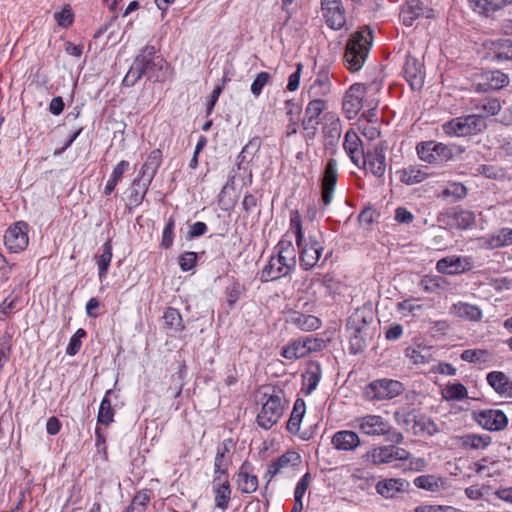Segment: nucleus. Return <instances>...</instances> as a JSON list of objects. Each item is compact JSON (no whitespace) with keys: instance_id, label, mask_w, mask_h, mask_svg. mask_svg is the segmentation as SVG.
I'll use <instances>...</instances> for the list:
<instances>
[{"instance_id":"nucleus-1","label":"nucleus","mask_w":512,"mask_h":512,"mask_svg":"<svg viewBox=\"0 0 512 512\" xmlns=\"http://www.w3.org/2000/svg\"><path fill=\"white\" fill-rule=\"evenodd\" d=\"M290 230L295 233L301 268L310 270L316 267L320 263L321 255L324 251L321 233L318 232L305 237L298 211H292L290 214Z\"/></svg>"},{"instance_id":"nucleus-2","label":"nucleus","mask_w":512,"mask_h":512,"mask_svg":"<svg viewBox=\"0 0 512 512\" xmlns=\"http://www.w3.org/2000/svg\"><path fill=\"white\" fill-rule=\"evenodd\" d=\"M374 312L371 306L357 308L347 319L346 330L350 353L362 352L373 336Z\"/></svg>"},{"instance_id":"nucleus-3","label":"nucleus","mask_w":512,"mask_h":512,"mask_svg":"<svg viewBox=\"0 0 512 512\" xmlns=\"http://www.w3.org/2000/svg\"><path fill=\"white\" fill-rule=\"evenodd\" d=\"M372 46V34L362 30L351 34L346 43L343 62L350 72L359 71L366 62Z\"/></svg>"},{"instance_id":"nucleus-4","label":"nucleus","mask_w":512,"mask_h":512,"mask_svg":"<svg viewBox=\"0 0 512 512\" xmlns=\"http://www.w3.org/2000/svg\"><path fill=\"white\" fill-rule=\"evenodd\" d=\"M144 76L153 82H164L170 74L171 69L168 62L159 54H157L154 46H145L136 56Z\"/></svg>"},{"instance_id":"nucleus-5","label":"nucleus","mask_w":512,"mask_h":512,"mask_svg":"<svg viewBox=\"0 0 512 512\" xmlns=\"http://www.w3.org/2000/svg\"><path fill=\"white\" fill-rule=\"evenodd\" d=\"M359 430L367 436H384L386 441L401 444L404 436L380 415H365L357 418Z\"/></svg>"},{"instance_id":"nucleus-6","label":"nucleus","mask_w":512,"mask_h":512,"mask_svg":"<svg viewBox=\"0 0 512 512\" xmlns=\"http://www.w3.org/2000/svg\"><path fill=\"white\" fill-rule=\"evenodd\" d=\"M287 401L284 393L280 389H273L266 401L262 404L260 412L257 414V424L263 429H270L279 422L283 416Z\"/></svg>"},{"instance_id":"nucleus-7","label":"nucleus","mask_w":512,"mask_h":512,"mask_svg":"<svg viewBox=\"0 0 512 512\" xmlns=\"http://www.w3.org/2000/svg\"><path fill=\"white\" fill-rule=\"evenodd\" d=\"M485 127V122L480 116L468 115L454 118L443 124L445 134L452 137H463L480 132Z\"/></svg>"},{"instance_id":"nucleus-8","label":"nucleus","mask_w":512,"mask_h":512,"mask_svg":"<svg viewBox=\"0 0 512 512\" xmlns=\"http://www.w3.org/2000/svg\"><path fill=\"white\" fill-rule=\"evenodd\" d=\"M404 390L403 384L392 379H379L371 382L365 389V395L370 400H389L400 395Z\"/></svg>"},{"instance_id":"nucleus-9","label":"nucleus","mask_w":512,"mask_h":512,"mask_svg":"<svg viewBox=\"0 0 512 512\" xmlns=\"http://www.w3.org/2000/svg\"><path fill=\"white\" fill-rule=\"evenodd\" d=\"M417 155L421 161L429 164L447 162L452 158L451 149L435 141L421 142L416 146Z\"/></svg>"},{"instance_id":"nucleus-10","label":"nucleus","mask_w":512,"mask_h":512,"mask_svg":"<svg viewBox=\"0 0 512 512\" xmlns=\"http://www.w3.org/2000/svg\"><path fill=\"white\" fill-rule=\"evenodd\" d=\"M162 163V152L160 149L152 150L144 164L142 165L139 176L137 179L133 181V186H142L144 188L143 195L140 197V200L143 199L149 185L154 179L158 168Z\"/></svg>"},{"instance_id":"nucleus-11","label":"nucleus","mask_w":512,"mask_h":512,"mask_svg":"<svg viewBox=\"0 0 512 512\" xmlns=\"http://www.w3.org/2000/svg\"><path fill=\"white\" fill-rule=\"evenodd\" d=\"M367 87L361 83L352 84L345 92L342 101L343 111L348 119H354L363 107Z\"/></svg>"},{"instance_id":"nucleus-12","label":"nucleus","mask_w":512,"mask_h":512,"mask_svg":"<svg viewBox=\"0 0 512 512\" xmlns=\"http://www.w3.org/2000/svg\"><path fill=\"white\" fill-rule=\"evenodd\" d=\"M28 242V225L23 221L16 222L5 232L4 244L13 253L23 251L27 247Z\"/></svg>"},{"instance_id":"nucleus-13","label":"nucleus","mask_w":512,"mask_h":512,"mask_svg":"<svg viewBox=\"0 0 512 512\" xmlns=\"http://www.w3.org/2000/svg\"><path fill=\"white\" fill-rule=\"evenodd\" d=\"M337 161L329 159L322 179V204L327 207L331 204L338 179Z\"/></svg>"},{"instance_id":"nucleus-14","label":"nucleus","mask_w":512,"mask_h":512,"mask_svg":"<svg viewBox=\"0 0 512 512\" xmlns=\"http://www.w3.org/2000/svg\"><path fill=\"white\" fill-rule=\"evenodd\" d=\"M477 423L489 431H501L508 424V418L499 409H487L478 412L475 416Z\"/></svg>"},{"instance_id":"nucleus-15","label":"nucleus","mask_w":512,"mask_h":512,"mask_svg":"<svg viewBox=\"0 0 512 512\" xmlns=\"http://www.w3.org/2000/svg\"><path fill=\"white\" fill-rule=\"evenodd\" d=\"M472 267L468 257L447 256L436 263V270L441 274L456 275L470 270Z\"/></svg>"},{"instance_id":"nucleus-16","label":"nucleus","mask_w":512,"mask_h":512,"mask_svg":"<svg viewBox=\"0 0 512 512\" xmlns=\"http://www.w3.org/2000/svg\"><path fill=\"white\" fill-rule=\"evenodd\" d=\"M481 80V82L474 85L476 92L500 90L506 87L510 82L508 75L499 70L484 72L481 76Z\"/></svg>"},{"instance_id":"nucleus-17","label":"nucleus","mask_w":512,"mask_h":512,"mask_svg":"<svg viewBox=\"0 0 512 512\" xmlns=\"http://www.w3.org/2000/svg\"><path fill=\"white\" fill-rule=\"evenodd\" d=\"M361 164L375 177H383L386 171V155L384 149L376 147L374 151L364 153Z\"/></svg>"},{"instance_id":"nucleus-18","label":"nucleus","mask_w":512,"mask_h":512,"mask_svg":"<svg viewBox=\"0 0 512 512\" xmlns=\"http://www.w3.org/2000/svg\"><path fill=\"white\" fill-rule=\"evenodd\" d=\"M317 339L305 337L293 341L282 349L281 355L289 360L305 357L309 352L316 349Z\"/></svg>"},{"instance_id":"nucleus-19","label":"nucleus","mask_w":512,"mask_h":512,"mask_svg":"<svg viewBox=\"0 0 512 512\" xmlns=\"http://www.w3.org/2000/svg\"><path fill=\"white\" fill-rule=\"evenodd\" d=\"M291 272L292 270L285 263H282L276 255H272L260 273V280L262 282L275 281L289 275Z\"/></svg>"},{"instance_id":"nucleus-20","label":"nucleus","mask_w":512,"mask_h":512,"mask_svg":"<svg viewBox=\"0 0 512 512\" xmlns=\"http://www.w3.org/2000/svg\"><path fill=\"white\" fill-rule=\"evenodd\" d=\"M404 75L413 90H419L424 84V73L419 60L411 55L406 57Z\"/></svg>"},{"instance_id":"nucleus-21","label":"nucleus","mask_w":512,"mask_h":512,"mask_svg":"<svg viewBox=\"0 0 512 512\" xmlns=\"http://www.w3.org/2000/svg\"><path fill=\"white\" fill-rule=\"evenodd\" d=\"M300 463V454L295 451H288L269 463L266 475L269 476L270 480L284 469L298 466Z\"/></svg>"},{"instance_id":"nucleus-22","label":"nucleus","mask_w":512,"mask_h":512,"mask_svg":"<svg viewBox=\"0 0 512 512\" xmlns=\"http://www.w3.org/2000/svg\"><path fill=\"white\" fill-rule=\"evenodd\" d=\"M286 322L302 331H314L321 327V320L310 314H305L299 311H291L288 313Z\"/></svg>"},{"instance_id":"nucleus-23","label":"nucleus","mask_w":512,"mask_h":512,"mask_svg":"<svg viewBox=\"0 0 512 512\" xmlns=\"http://www.w3.org/2000/svg\"><path fill=\"white\" fill-rule=\"evenodd\" d=\"M431 12L432 10L424 7L421 0H407L402 6L400 17L406 26H411L421 16L431 17Z\"/></svg>"},{"instance_id":"nucleus-24","label":"nucleus","mask_w":512,"mask_h":512,"mask_svg":"<svg viewBox=\"0 0 512 512\" xmlns=\"http://www.w3.org/2000/svg\"><path fill=\"white\" fill-rule=\"evenodd\" d=\"M276 256L285 263L292 271L296 266V249L293 245L292 237L286 233L274 248Z\"/></svg>"},{"instance_id":"nucleus-25","label":"nucleus","mask_w":512,"mask_h":512,"mask_svg":"<svg viewBox=\"0 0 512 512\" xmlns=\"http://www.w3.org/2000/svg\"><path fill=\"white\" fill-rule=\"evenodd\" d=\"M343 146L351 161L357 167H361V160L364 155L362 141L353 129L346 132Z\"/></svg>"},{"instance_id":"nucleus-26","label":"nucleus","mask_w":512,"mask_h":512,"mask_svg":"<svg viewBox=\"0 0 512 512\" xmlns=\"http://www.w3.org/2000/svg\"><path fill=\"white\" fill-rule=\"evenodd\" d=\"M331 443L337 450L354 451L360 446L361 440L356 432L351 430H341L334 433Z\"/></svg>"},{"instance_id":"nucleus-27","label":"nucleus","mask_w":512,"mask_h":512,"mask_svg":"<svg viewBox=\"0 0 512 512\" xmlns=\"http://www.w3.org/2000/svg\"><path fill=\"white\" fill-rule=\"evenodd\" d=\"M487 382L502 397L512 398V380L502 371L487 374Z\"/></svg>"},{"instance_id":"nucleus-28","label":"nucleus","mask_w":512,"mask_h":512,"mask_svg":"<svg viewBox=\"0 0 512 512\" xmlns=\"http://www.w3.org/2000/svg\"><path fill=\"white\" fill-rule=\"evenodd\" d=\"M213 492L215 495V506L222 510L228 508L231 498V488L227 477L214 476L213 478Z\"/></svg>"},{"instance_id":"nucleus-29","label":"nucleus","mask_w":512,"mask_h":512,"mask_svg":"<svg viewBox=\"0 0 512 512\" xmlns=\"http://www.w3.org/2000/svg\"><path fill=\"white\" fill-rule=\"evenodd\" d=\"M512 244V228L503 227L483 237V245L489 249H497Z\"/></svg>"},{"instance_id":"nucleus-30","label":"nucleus","mask_w":512,"mask_h":512,"mask_svg":"<svg viewBox=\"0 0 512 512\" xmlns=\"http://www.w3.org/2000/svg\"><path fill=\"white\" fill-rule=\"evenodd\" d=\"M400 181L405 185H416L425 181L429 174L426 170L417 165H409L397 171Z\"/></svg>"},{"instance_id":"nucleus-31","label":"nucleus","mask_w":512,"mask_h":512,"mask_svg":"<svg viewBox=\"0 0 512 512\" xmlns=\"http://www.w3.org/2000/svg\"><path fill=\"white\" fill-rule=\"evenodd\" d=\"M112 256V243L111 240H107L102 245L101 249L94 256V259L98 266V276L100 280L106 278L112 260Z\"/></svg>"},{"instance_id":"nucleus-32","label":"nucleus","mask_w":512,"mask_h":512,"mask_svg":"<svg viewBox=\"0 0 512 512\" xmlns=\"http://www.w3.org/2000/svg\"><path fill=\"white\" fill-rule=\"evenodd\" d=\"M408 483L400 478H390L379 481L376 491L385 498H393L397 493L404 491Z\"/></svg>"},{"instance_id":"nucleus-33","label":"nucleus","mask_w":512,"mask_h":512,"mask_svg":"<svg viewBox=\"0 0 512 512\" xmlns=\"http://www.w3.org/2000/svg\"><path fill=\"white\" fill-rule=\"evenodd\" d=\"M450 313L468 321H479L482 318V311L477 305L465 302L453 304L450 308Z\"/></svg>"},{"instance_id":"nucleus-34","label":"nucleus","mask_w":512,"mask_h":512,"mask_svg":"<svg viewBox=\"0 0 512 512\" xmlns=\"http://www.w3.org/2000/svg\"><path fill=\"white\" fill-rule=\"evenodd\" d=\"M471 8L483 15H490L512 4V0H468Z\"/></svg>"},{"instance_id":"nucleus-35","label":"nucleus","mask_w":512,"mask_h":512,"mask_svg":"<svg viewBox=\"0 0 512 512\" xmlns=\"http://www.w3.org/2000/svg\"><path fill=\"white\" fill-rule=\"evenodd\" d=\"M392 446H379L367 451L363 455V459L367 463L373 465L388 464L392 462Z\"/></svg>"},{"instance_id":"nucleus-36","label":"nucleus","mask_w":512,"mask_h":512,"mask_svg":"<svg viewBox=\"0 0 512 512\" xmlns=\"http://www.w3.org/2000/svg\"><path fill=\"white\" fill-rule=\"evenodd\" d=\"M492 442V438L487 434L469 433L461 437V445L465 449L484 450Z\"/></svg>"},{"instance_id":"nucleus-37","label":"nucleus","mask_w":512,"mask_h":512,"mask_svg":"<svg viewBox=\"0 0 512 512\" xmlns=\"http://www.w3.org/2000/svg\"><path fill=\"white\" fill-rule=\"evenodd\" d=\"M473 108L478 111L475 115L480 116L484 121L485 117L495 116L500 112L501 103L497 98H485L476 102Z\"/></svg>"},{"instance_id":"nucleus-38","label":"nucleus","mask_w":512,"mask_h":512,"mask_svg":"<svg viewBox=\"0 0 512 512\" xmlns=\"http://www.w3.org/2000/svg\"><path fill=\"white\" fill-rule=\"evenodd\" d=\"M229 445L227 441H224L217 447L216 456L214 460V476L227 477V469L229 461L227 454L229 453Z\"/></svg>"},{"instance_id":"nucleus-39","label":"nucleus","mask_w":512,"mask_h":512,"mask_svg":"<svg viewBox=\"0 0 512 512\" xmlns=\"http://www.w3.org/2000/svg\"><path fill=\"white\" fill-rule=\"evenodd\" d=\"M322 376L321 367L319 364L310 366V368L303 375L302 392L306 395L311 394L318 386Z\"/></svg>"},{"instance_id":"nucleus-40","label":"nucleus","mask_w":512,"mask_h":512,"mask_svg":"<svg viewBox=\"0 0 512 512\" xmlns=\"http://www.w3.org/2000/svg\"><path fill=\"white\" fill-rule=\"evenodd\" d=\"M412 432L414 435H435L438 432L436 423L425 415H417L415 424L412 425Z\"/></svg>"},{"instance_id":"nucleus-41","label":"nucleus","mask_w":512,"mask_h":512,"mask_svg":"<svg viewBox=\"0 0 512 512\" xmlns=\"http://www.w3.org/2000/svg\"><path fill=\"white\" fill-rule=\"evenodd\" d=\"M305 412H306V404L303 399L298 398L294 403L292 413L287 422V429L291 433L296 434L299 432L300 424H301L302 418L305 415Z\"/></svg>"},{"instance_id":"nucleus-42","label":"nucleus","mask_w":512,"mask_h":512,"mask_svg":"<svg viewBox=\"0 0 512 512\" xmlns=\"http://www.w3.org/2000/svg\"><path fill=\"white\" fill-rule=\"evenodd\" d=\"M323 16L329 27L338 30L341 29L346 22L345 11L341 5L335 7H328L323 11Z\"/></svg>"},{"instance_id":"nucleus-43","label":"nucleus","mask_w":512,"mask_h":512,"mask_svg":"<svg viewBox=\"0 0 512 512\" xmlns=\"http://www.w3.org/2000/svg\"><path fill=\"white\" fill-rule=\"evenodd\" d=\"M331 91V82L326 74L318 75L311 84L308 94L313 99H321L320 97L326 96Z\"/></svg>"},{"instance_id":"nucleus-44","label":"nucleus","mask_w":512,"mask_h":512,"mask_svg":"<svg viewBox=\"0 0 512 512\" xmlns=\"http://www.w3.org/2000/svg\"><path fill=\"white\" fill-rule=\"evenodd\" d=\"M237 486L242 493H253L257 490L258 479L255 475H251L245 470V466H242L237 475Z\"/></svg>"},{"instance_id":"nucleus-45","label":"nucleus","mask_w":512,"mask_h":512,"mask_svg":"<svg viewBox=\"0 0 512 512\" xmlns=\"http://www.w3.org/2000/svg\"><path fill=\"white\" fill-rule=\"evenodd\" d=\"M452 225L461 230H467L472 228L475 224V214L472 211L458 209L455 210L451 216Z\"/></svg>"},{"instance_id":"nucleus-46","label":"nucleus","mask_w":512,"mask_h":512,"mask_svg":"<svg viewBox=\"0 0 512 512\" xmlns=\"http://www.w3.org/2000/svg\"><path fill=\"white\" fill-rule=\"evenodd\" d=\"M414 485L429 492H438L443 488L444 482L435 475H421L414 479Z\"/></svg>"},{"instance_id":"nucleus-47","label":"nucleus","mask_w":512,"mask_h":512,"mask_svg":"<svg viewBox=\"0 0 512 512\" xmlns=\"http://www.w3.org/2000/svg\"><path fill=\"white\" fill-rule=\"evenodd\" d=\"M130 167V164L128 161L126 160H122L120 161L113 169L112 171V174L109 178V180L107 181L106 185H105V188H104V194L105 195H110L116 185L121 181L122 179V176L123 174L128 171Z\"/></svg>"},{"instance_id":"nucleus-48","label":"nucleus","mask_w":512,"mask_h":512,"mask_svg":"<svg viewBox=\"0 0 512 512\" xmlns=\"http://www.w3.org/2000/svg\"><path fill=\"white\" fill-rule=\"evenodd\" d=\"M494 58L499 61L512 60V40L500 39L492 43Z\"/></svg>"},{"instance_id":"nucleus-49","label":"nucleus","mask_w":512,"mask_h":512,"mask_svg":"<svg viewBox=\"0 0 512 512\" xmlns=\"http://www.w3.org/2000/svg\"><path fill=\"white\" fill-rule=\"evenodd\" d=\"M112 393V390H108L102 399L98 411L97 420L99 423L104 425H109L113 422L114 411L111 406V401L109 399V395Z\"/></svg>"},{"instance_id":"nucleus-50","label":"nucleus","mask_w":512,"mask_h":512,"mask_svg":"<svg viewBox=\"0 0 512 512\" xmlns=\"http://www.w3.org/2000/svg\"><path fill=\"white\" fill-rule=\"evenodd\" d=\"M442 396L447 401H461L467 398L468 392L463 384L453 383L446 386Z\"/></svg>"},{"instance_id":"nucleus-51","label":"nucleus","mask_w":512,"mask_h":512,"mask_svg":"<svg viewBox=\"0 0 512 512\" xmlns=\"http://www.w3.org/2000/svg\"><path fill=\"white\" fill-rule=\"evenodd\" d=\"M460 358L469 363H486L491 360V353L485 349H467L461 353Z\"/></svg>"},{"instance_id":"nucleus-52","label":"nucleus","mask_w":512,"mask_h":512,"mask_svg":"<svg viewBox=\"0 0 512 512\" xmlns=\"http://www.w3.org/2000/svg\"><path fill=\"white\" fill-rule=\"evenodd\" d=\"M475 175H482L488 179L499 180L504 178L505 172L497 165L482 164L475 168Z\"/></svg>"},{"instance_id":"nucleus-53","label":"nucleus","mask_w":512,"mask_h":512,"mask_svg":"<svg viewBox=\"0 0 512 512\" xmlns=\"http://www.w3.org/2000/svg\"><path fill=\"white\" fill-rule=\"evenodd\" d=\"M326 139V145L334 146L341 137V123L339 119L333 120L323 128Z\"/></svg>"},{"instance_id":"nucleus-54","label":"nucleus","mask_w":512,"mask_h":512,"mask_svg":"<svg viewBox=\"0 0 512 512\" xmlns=\"http://www.w3.org/2000/svg\"><path fill=\"white\" fill-rule=\"evenodd\" d=\"M467 196V188L464 184L459 182H453L447 185L442 191L443 198L452 197L455 201L462 200Z\"/></svg>"},{"instance_id":"nucleus-55","label":"nucleus","mask_w":512,"mask_h":512,"mask_svg":"<svg viewBox=\"0 0 512 512\" xmlns=\"http://www.w3.org/2000/svg\"><path fill=\"white\" fill-rule=\"evenodd\" d=\"M445 280L439 276H424L420 281V286L426 293H434L443 289Z\"/></svg>"},{"instance_id":"nucleus-56","label":"nucleus","mask_w":512,"mask_h":512,"mask_svg":"<svg viewBox=\"0 0 512 512\" xmlns=\"http://www.w3.org/2000/svg\"><path fill=\"white\" fill-rule=\"evenodd\" d=\"M163 319L165 321V324L169 326L170 328L181 331L183 330L184 326L182 325V317L179 311L175 308L169 307L164 312Z\"/></svg>"},{"instance_id":"nucleus-57","label":"nucleus","mask_w":512,"mask_h":512,"mask_svg":"<svg viewBox=\"0 0 512 512\" xmlns=\"http://www.w3.org/2000/svg\"><path fill=\"white\" fill-rule=\"evenodd\" d=\"M417 414L414 411L400 410L394 413L395 422L406 430L412 431V425L415 424Z\"/></svg>"},{"instance_id":"nucleus-58","label":"nucleus","mask_w":512,"mask_h":512,"mask_svg":"<svg viewBox=\"0 0 512 512\" xmlns=\"http://www.w3.org/2000/svg\"><path fill=\"white\" fill-rule=\"evenodd\" d=\"M142 76H144L143 70L140 67V64L138 63L137 59L135 58L132 66L126 73V75L122 81V84H123V86H126V87H132L139 81V79Z\"/></svg>"},{"instance_id":"nucleus-59","label":"nucleus","mask_w":512,"mask_h":512,"mask_svg":"<svg viewBox=\"0 0 512 512\" xmlns=\"http://www.w3.org/2000/svg\"><path fill=\"white\" fill-rule=\"evenodd\" d=\"M327 108V102L323 99H312L306 106L305 116L319 120L322 112Z\"/></svg>"},{"instance_id":"nucleus-60","label":"nucleus","mask_w":512,"mask_h":512,"mask_svg":"<svg viewBox=\"0 0 512 512\" xmlns=\"http://www.w3.org/2000/svg\"><path fill=\"white\" fill-rule=\"evenodd\" d=\"M86 336V331L82 328H79L75 334L70 338L68 346L66 348V354L70 356H74L79 352L82 346L81 339Z\"/></svg>"},{"instance_id":"nucleus-61","label":"nucleus","mask_w":512,"mask_h":512,"mask_svg":"<svg viewBox=\"0 0 512 512\" xmlns=\"http://www.w3.org/2000/svg\"><path fill=\"white\" fill-rule=\"evenodd\" d=\"M174 228H175V221L173 217H170L168 221L166 222V225L162 232V240H161V246L165 249H169L174 240Z\"/></svg>"},{"instance_id":"nucleus-62","label":"nucleus","mask_w":512,"mask_h":512,"mask_svg":"<svg viewBox=\"0 0 512 512\" xmlns=\"http://www.w3.org/2000/svg\"><path fill=\"white\" fill-rule=\"evenodd\" d=\"M198 255L196 252L187 251L182 253L178 258V263L182 271H190L196 265Z\"/></svg>"},{"instance_id":"nucleus-63","label":"nucleus","mask_w":512,"mask_h":512,"mask_svg":"<svg viewBox=\"0 0 512 512\" xmlns=\"http://www.w3.org/2000/svg\"><path fill=\"white\" fill-rule=\"evenodd\" d=\"M270 79L271 76L268 72L263 71L258 73L251 84V93L255 97H258L261 94L263 87L270 82Z\"/></svg>"},{"instance_id":"nucleus-64","label":"nucleus","mask_w":512,"mask_h":512,"mask_svg":"<svg viewBox=\"0 0 512 512\" xmlns=\"http://www.w3.org/2000/svg\"><path fill=\"white\" fill-rule=\"evenodd\" d=\"M149 499L147 492L138 493L129 506L128 512H143L146 504L149 502Z\"/></svg>"}]
</instances>
